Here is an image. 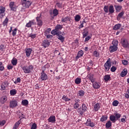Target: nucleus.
Segmentation results:
<instances>
[{"label": "nucleus", "mask_w": 129, "mask_h": 129, "mask_svg": "<svg viewBox=\"0 0 129 129\" xmlns=\"http://www.w3.org/2000/svg\"><path fill=\"white\" fill-rule=\"evenodd\" d=\"M87 126H90L91 127H94L95 126V124L93 122H91V119L89 118L87 120L85 123Z\"/></svg>", "instance_id": "1a4fd4ad"}, {"label": "nucleus", "mask_w": 129, "mask_h": 129, "mask_svg": "<svg viewBox=\"0 0 129 129\" xmlns=\"http://www.w3.org/2000/svg\"><path fill=\"white\" fill-rule=\"evenodd\" d=\"M6 124V120L0 121V125L3 126Z\"/></svg>", "instance_id": "0e129e2a"}, {"label": "nucleus", "mask_w": 129, "mask_h": 129, "mask_svg": "<svg viewBox=\"0 0 129 129\" xmlns=\"http://www.w3.org/2000/svg\"><path fill=\"white\" fill-rule=\"evenodd\" d=\"M84 94H85V92H84V91L81 90L78 91V95L79 96H84Z\"/></svg>", "instance_id": "e433bc0d"}, {"label": "nucleus", "mask_w": 129, "mask_h": 129, "mask_svg": "<svg viewBox=\"0 0 129 129\" xmlns=\"http://www.w3.org/2000/svg\"><path fill=\"white\" fill-rule=\"evenodd\" d=\"M17 31H18V29L15 28L14 30H12V36H16L17 35Z\"/></svg>", "instance_id": "864d4df0"}, {"label": "nucleus", "mask_w": 129, "mask_h": 129, "mask_svg": "<svg viewBox=\"0 0 129 129\" xmlns=\"http://www.w3.org/2000/svg\"><path fill=\"white\" fill-rule=\"evenodd\" d=\"M34 25H35V20H33L29 21V22L26 24V27L27 28H31L32 26H34Z\"/></svg>", "instance_id": "6ab92c4d"}, {"label": "nucleus", "mask_w": 129, "mask_h": 129, "mask_svg": "<svg viewBox=\"0 0 129 129\" xmlns=\"http://www.w3.org/2000/svg\"><path fill=\"white\" fill-rule=\"evenodd\" d=\"M21 5L24 9H28L31 7L32 2L29 0H21Z\"/></svg>", "instance_id": "7ed1b4c3"}, {"label": "nucleus", "mask_w": 129, "mask_h": 129, "mask_svg": "<svg viewBox=\"0 0 129 129\" xmlns=\"http://www.w3.org/2000/svg\"><path fill=\"white\" fill-rule=\"evenodd\" d=\"M77 110L80 115H83L85 111H87V107L85 104H83L82 107L78 108Z\"/></svg>", "instance_id": "f03ea898"}, {"label": "nucleus", "mask_w": 129, "mask_h": 129, "mask_svg": "<svg viewBox=\"0 0 129 129\" xmlns=\"http://www.w3.org/2000/svg\"><path fill=\"white\" fill-rule=\"evenodd\" d=\"M5 49H6V47H5V45L1 44L0 45V50L1 51H4Z\"/></svg>", "instance_id": "052dcab7"}, {"label": "nucleus", "mask_w": 129, "mask_h": 129, "mask_svg": "<svg viewBox=\"0 0 129 129\" xmlns=\"http://www.w3.org/2000/svg\"><path fill=\"white\" fill-rule=\"evenodd\" d=\"M112 44L113 46H115L116 47H117V45H118V41L117 40H113Z\"/></svg>", "instance_id": "a18cd8bd"}, {"label": "nucleus", "mask_w": 129, "mask_h": 129, "mask_svg": "<svg viewBox=\"0 0 129 129\" xmlns=\"http://www.w3.org/2000/svg\"><path fill=\"white\" fill-rule=\"evenodd\" d=\"M115 115V117L116 118V119H118L119 118H120V117L121 116V115L120 114H118V113H115L114 114Z\"/></svg>", "instance_id": "49530a36"}, {"label": "nucleus", "mask_w": 129, "mask_h": 129, "mask_svg": "<svg viewBox=\"0 0 129 129\" xmlns=\"http://www.w3.org/2000/svg\"><path fill=\"white\" fill-rule=\"evenodd\" d=\"M103 10L106 14L108 12L110 14H113L114 13V8H113V6L112 5H110L109 7L108 6H105L103 8Z\"/></svg>", "instance_id": "f257e3e1"}, {"label": "nucleus", "mask_w": 129, "mask_h": 129, "mask_svg": "<svg viewBox=\"0 0 129 129\" xmlns=\"http://www.w3.org/2000/svg\"><path fill=\"white\" fill-rule=\"evenodd\" d=\"M93 55L95 57H99V52H97V51H94L93 52Z\"/></svg>", "instance_id": "5fc2aeb1"}, {"label": "nucleus", "mask_w": 129, "mask_h": 129, "mask_svg": "<svg viewBox=\"0 0 129 129\" xmlns=\"http://www.w3.org/2000/svg\"><path fill=\"white\" fill-rule=\"evenodd\" d=\"M88 35V31L87 29H84V32H83V38H85V37H87Z\"/></svg>", "instance_id": "c9c22d12"}, {"label": "nucleus", "mask_w": 129, "mask_h": 129, "mask_svg": "<svg viewBox=\"0 0 129 129\" xmlns=\"http://www.w3.org/2000/svg\"><path fill=\"white\" fill-rule=\"evenodd\" d=\"M120 27H121V24H117L114 25V26L113 27V30H119V29H120Z\"/></svg>", "instance_id": "4c0bfd02"}, {"label": "nucleus", "mask_w": 129, "mask_h": 129, "mask_svg": "<svg viewBox=\"0 0 129 129\" xmlns=\"http://www.w3.org/2000/svg\"><path fill=\"white\" fill-rule=\"evenodd\" d=\"M17 90L16 89H12L10 90V95L11 96H15L16 94H17Z\"/></svg>", "instance_id": "7c9ffc66"}, {"label": "nucleus", "mask_w": 129, "mask_h": 129, "mask_svg": "<svg viewBox=\"0 0 129 129\" xmlns=\"http://www.w3.org/2000/svg\"><path fill=\"white\" fill-rule=\"evenodd\" d=\"M11 63L13 66H16L18 63V59L16 58H13L11 60Z\"/></svg>", "instance_id": "2f4dec72"}, {"label": "nucleus", "mask_w": 129, "mask_h": 129, "mask_svg": "<svg viewBox=\"0 0 129 129\" xmlns=\"http://www.w3.org/2000/svg\"><path fill=\"white\" fill-rule=\"evenodd\" d=\"M75 83L76 84H80L81 83V78H77L75 80Z\"/></svg>", "instance_id": "a19ab883"}, {"label": "nucleus", "mask_w": 129, "mask_h": 129, "mask_svg": "<svg viewBox=\"0 0 129 129\" xmlns=\"http://www.w3.org/2000/svg\"><path fill=\"white\" fill-rule=\"evenodd\" d=\"M40 79L42 80V81L47 80V79H48V76L45 73V69H43L42 72L41 73Z\"/></svg>", "instance_id": "423d86ee"}, {"label": "nucleus", "mask_w": 129, "mask_h": 129, "mask_svg": "<svg viewBox=\"0 0 129 129\" xmlns=\"http://www.w3.org/2000/svg\"><path fill=\"white\" fill-rule=\"evenodd\" d=\"M21 83V78H17L16 81L14 82V83L15 84H17V83Z\"/></svg>", "instance_id": "680f3d73"}, {"label": "nucleus", "mask_w": 129, "mask_h": 129, "mask_svg": "<svg viewBox=\"0 0 129 129\" xmlns=\"http://www.w3.org/2000/svg\"><path fill=\"white\" fill-rule=\"evenodd\" d=\"M8 100V97L6 96H2L0 99V102L2 104H5Z\"/></svg>", "instance_id": "dca6fc26"}, {"label": "nucleus", "mask_w": 129, "mask_h": 129, "mask_svg": "<svg viewBox=\"0 0 129 129\" xmlns=\"http://www.w3.org/2000/svg\"><path fill=\"white\" fill-rule=\"evenodd\" d=\"M107 118H108L107 115H102L100 118V121H102V122L105 121L106 120H107Z\"/></svg>", "instance_id": "473e14b6"}, {"label": "nucleus", "mask_w": 129, "mask_h": 129, "mask_svg": "<svg viewBox=\"0 0 129 129\" xmlns=\"http://www.w3.org/2000/svg\"><path fill=\"white\" fill-rule=\"evenodd\" d=\"M73 107H74V108H75V109H77V108H78V107H79V104L75 103L73 105Z\"/></svg>", "instance_id": "e2e57ef3"}, {"label": "nucleus", "mask_w": 129, "mask_h": 129, "mask_svg": "<svg viewBox=\"0 0 129 129\" xmlns=\"http://www.w3.org/2000/svg\"><path fill=\"white\" fill-rule=\"evenodd\" d=\"M52 14L53 15V17H56L59 14V11L58 10L55 9L52 11Z\"/></svg>", "instance_id": "72a5a7b5"}, {"label": "nucleus", "mask_w": 129, "mask_h": 129, "mask_svg": "<svg viewBox=\"0 0 129 129\" xmlns=\"http://www.w3.org/2000/svg\"><path fill=\"white\" fill-rule=\"evenodd\" d=\"M63 28V26L61 25H57L55 27V29L52 30V31L51 32V34H52V35H55V34H57L59 33V30H62Z\"/></svg>", "instance_id": "39448f33"}, {"label": "nucleus", "mask_w": 129, "mask_h": 129, "mask_svg": "<svg viewBox=\"0 0 129 129\" xmlns=\"http://www.w3.org/2000/svg\"><path fill=\"white\" fill-rule=\"evenodd\" d=\"M48 122H51L52 123H55L56 122V117L54 115H51L48 119Z\"/></svg>", "instance_id": "2eb2a0df"}, {"label": "nucleus", "mask_w": 129, "mask_h": 129, "mask_svg": "<svg viewBox=\"0 0 129 129\" xmlns=\"http://www.w3.org/2000/svg\"><path fill=\"white\" fill-rule=\"evenodd\" d=\"M22 68L24 73H26V74H30V72L29 71V68H28V66H25L24 67H23Z\"/></svg>", "instance_id": "5701e85b"}, {"label": "nucleus", "mask_w": 129, "mask_h": 129, "mask_svg": "<svg viewBox=\"0 0 129 129\" xmlns=\"http://www.w3.org/2000/svg\"><path fill=\"white\" fill-rule=\"evenodd\" d=\"M114 7L115 8L116 13H119V12H120L122 9V6L120 5H114Z\"/></svg>", "instance_id": "412c9836"}, {"label": "nucleus", "mask_w": 129, "mask_h": 129, "mask_svg": "<svg viewBox=\"0 0 129 129\" xmlns=\"http://www.w3.org/2000/svg\"><path fill=\"white\" fill-rule=\"evenodd\" d=\"M112 123L110 121H107L105 124L106 128H109L112 125Z\"/></svg>", "instance_id": "f704fd0d"}, {"label": "nucleus", "mask_w": 129, "mask_h": 129, "mask_svg": "<svg viewBox=\"0 0 129 129\" xmlns=\"http://www.w3.org/2000/svg\"><path fill=\"white\" fill-rule=\"evenodd\" d=\"M118 103H119V102H118V101L114 100L112 102V105H113V106H117V105H118Z\"/></svg>", "instance_id": "de8ad7c7"}, {"label": "nucleus", "mask_w": 129, "mask_h": 129, "mask_svg": "<svg viewBox=\"0 0 129 129\" xmlns=\"http://www.w3.org/2000/svg\"><path fill=\"white\" fill-rule=\"evenodd\" d=\"M49 45L50 42L48 40L46 39L43 41L42 46L44 47V48H47V47H49Z\"/></svg>", "instance_id": "f3484780"}, {"label": "nucleus", "mask_w": 129, "mask_h": 129, "mask_svg": "<svg viewBox=\"0 0 129 129\" xmlns=\"http://www.w3.org/2000/svg\"><path fill=\"white\" fill-rule=\"evenodd\" d=\"M125 119H126V116L123 115V118L120 119L121 122H123V123H124L126 121Z\"/></svg>", "instance_id": "8fccbe9b"}, {"label": "nucleus", "mask_w": 129, "mask_h": 129, "mask_svg": "<svg viewBox=\"0 0 129 129\" xmlns=\"http://www.w3.org/2000/svg\"><path fill=\"white\" fill-rule=\"evenodd\" d=\"M61 31H59L58 33L55 34V35H56V36H57V38L58 39V40H60L61 43H63V42H64L65 38L63 37L62 35H61Z\"/></svg>", "instance_id": "ddd939ff"}, {"label": "nucleus", "mask_w": 129, "mask_h": 129, "mask_svg": "<svg viewBox=\"0 0 129 129\" xmlns=\"http://www.w3.org/2000/svg\"><path fill=\"white\" fill-rule=\"evenodd\" d=\"M29 37L31 38V39H35V38H36V34H30L29 35Z\"/></svg>", "instance_id": "13d9d810"}, {"label": "nucleus", "mask_w": 129, "mask_h": 129, "mask_svg": "<svg viewBox=\"0 0 129 129\" xmlns=\"http://www.w3.org/2000/svg\"><path fill=\"white\" fill-rule=\"evenodd\" d=\"M9 86V82L8 81H4L1 85V90H6V88Z\"/></svg>", "instance_id": "9b49d317"}, {"label": "nucleus", "mask_w": 129, "mask_h": 129, "mask_svg": "<svg viewBox=\"0 0 129 129\" xmlns=\"http://www.w3.org/2000/svg\"><path fill=\"white\" fill-rule=\"evenodd\" d=\"M31 129H37V124L34 123L32 124Z\"/></svg>", "instance_id": "4d7b16f0"}, {"label": "nucleus", "mask_w": 129, "mask_h": 129, "mask_svg": "<svg viewBox=\"0 0 129 129\" xmlns=\"http://www.w3.org/2000/svg\"><path fill=\"white\" fill-rule=\"evenodd\" d=\"M91 39V37L90 36H88L87 37L85 38V42H87V41H89V39Z\"/></svg>", "instance_id": "69168bd1"}, {"label": "nucleus", "mask_w": 129, "mask_h": 129, "mask_svg": "<svg viewBox=\"0 0 129 129\" xmlns=\"http://www.w3.org/2000/svg\"><path fill=\"white\" fill-rule=\"evenodd\" d=\"M123 15H124V11H122L120 13L118 14V16L117 17V21H119L122 17H123Z\"/></svg>", "instance_id": "393cba45"}, {"label": "nucleus", "mask_w": 129, "mask_h": 129, "mask_svg": "<svg viewBox=\"0 0 129 129\" xmlns=\"http://www.w3.org/2000/svg\"><path fill=\"white\" fill-rule=\"evenodd\" d=\"M21 124V120H19L18 121L16 122L14 125L13 126V129H17L19 127V125Z\"/></svg>", "instance_id": "bb28decb"}, {"label": "nucleus", "mask_w": 129, "mask_h": 129, "mask_svg": "<svg viewBox=\"0 0 129 129\" xmlns=\"http://www.w3.org/2000/svg\"><path fill=\"white\" fill-rule=\"evenodd\" d=\"M88 77L92 83H94L95 81V78H94L93 74H89Z\"/></svg>", "instance_id": "4be33fe9"}, {"label": "nucleus", "mask_w": 129, "mask_h": 129, "mask_svg": "<svg viewBox=\"0 0 129 129\" xmlns=\"http://www.w3.org/2000/svg\"><path fill=\"white\" fill-rule=\"evenodd\" d=\"M28 70L29 71V73H31L33 70H34V66L33 65L30 64L28 66Z\"/></svg>", "instance_id": "37998d69"}, {"label": "nucleus", "mask_w": 129, "mask_h": 129, "mask_svg": "<svg viewBox=\"0 0 129 129\" xmlns=\"http://www.w3.org/2000/svg\"><path fill=\"white\" fill-rule=\"evenodd\" d=\"M5 12H6V8L3 6H0V18L1 19H3V18L6 16Z\"/></svg>", "instance_id": "0eeeda50"}, {"label": "nucleus", "mask_w": 129, "mask_h": 129, "mask_svg": "<svg viewBox=\"0 0 129 129\" xmlns=\"http://www.w3.org/2000/svg\"><path fill=\"white\" fill-rule=\"evenodd\" d=\"M22 104L24 106H26V105L29 104V101H28L27 100H23L22 101Z\"/></svg>", "instance_id": "79ce46f5"}, {"label": "nucleus", "mask_w": 129, "mask_h": 129, "mask_svg": "<svg viewBox=\"0 0 129 129\" xmlns=\"http://www.w3.org/2000/svg\"><path fill=\"white\" fill-rule=\"evenodd\" d=\"M62 99H63V100H64L65 101H69L71 100L70 99L68 98L66 96L63 95L62 97Z\"/></svg>", "instance_id": "603ef678"}, {"label": "nucleus", "mask_w": 129, "mask_h": 129, "mask_svg": "<svg viewBox=\"0 0 129 129\" xmlns=\"http://www.w3.org/2000/svg\"><path fill=\"white\" fill-rule=\"evenodd\" d=\"M56 6H57V7L58 8H62V4H60V3H56Z\"/></svg>", "instance_id": "774afa93"}, {"label": "nucleus", "mask_w": 129, "mask_h": 129, "mask_svg": "<svg viewBox=\"0 0 129 129\" xmlns=\"http://www.w3.org/2000/svg\"><path fill=\"white\" fill-rule=\"evenodd\" d=\"M122 63L123 65H127L128 61L127 60H124L122 61Z\"/></svg>", "instance_id": "338daca9"}, {"label": "nucleus", "mask_w": 129, "mask_h": 129, "mask_svg": "<svg viewBox=\"0 0 129 129\" xmlns=\"http://www.w3.org/2000/svg\"><path fill=\"white\" fill-rule=\"evenodd\" d=\"M80 20H81V16H80V15H76L75 16V21L76 22H79V21H80Z\"/></svg>", "instance_id": "58836bf2"}, {"label": "nucleus", "mask_w": 129, "mask_h": 129, "mask_svg": "<svg viewBox=\"0 0 129 129\" xmlns=\"http://www.w3.org/2000/svg\"><path fill=\"white\" fill-rule=\"evenodd\" d=\"M116 71V67H114V66H112L111 68H110V71L111 72H115V71Z\"/></svg>", "instance_id": "6e6d98bb"}, {"label": "nucleus", "mask_w": 129, "mask_h": 129, "mask_svg": "<svg viewBox=\"0 0 129 129\" xmlns=\"http://www.w3.org/2000/svg\"><path fill=\"white\" fill-rule=\"evenodd\" d=\"M101 105L99 103H97L94 105V110L95 111H98L100 109Z\"/></svg>", "instance_id": "a211bd4d"}, {"label": "nucleus", "mask_w": 129, "mask_h": 129, "mask_svg": "<svg viewBox=\"0 0 129 129\" xmlns=\"http://www.w3.org/2000/svg\"><path fill=\"white\" fill-rule=\"evenodd\" d=\"M127 74V70L126 69L123 70L120 73V76L121 77H124L125 75Z\"/></svg>", "instance_id": "c85d7f7f"}, {"label": "nucleus", "mask_w": 129, "mask_h": 129, "mask_svg": "<svg viewBox=\"0 0 129 129\" xmlns=\"http://www.w3.org/2000/svg\"><path fill=\"white\" fill-rule=\"evenodd\" d=\"M109 119L113 123L115 122V121L117 120V119L115 118V116H114L113 115H111L110 116Z\"/></svg>", "instance_id": "c756f323"}, {"label": "nucleus", "mask_w": 129, "mask_h": 129, "mask_svg": "<svg viewBox=\"0 0 129 129\" xmlns=\"http://www.w3.org/2000/svg\"><path fill=\"white\" fill-rule=\"evenodd\" d=\"M121 44L124 48H128L129 47L128 42L126 39H124L122 40Z\"/></svg>", "instance_id": "f8f14e48"}, {"label": "nucleus", "mask_w": 129, "mask_h": 129, "mask_svg": "<svg viewBox=\"0 0 129 129\" xmlns=\"http://www.w3.org/2000/svg\"><path fill=\"white\" fill-rule=\"evenodd\" d=\"M42 17V14L40 13V14H38L36 18V20H41V17Z\"/></svg>", "instance_id": "bf43d9fd"}, {"label": "nucleus", "mask_w": 129, "mask_h": 129, "mask_svg": "<svg viewBox=\"0 0 129 129\" xmlns=\"http://www.w3.org/2000/svg\"><path fill=\"white\" fill-rule=\"evenodd\" d=\"M117 50V46L114 45H111L109 48V51L110 53L115 52Z\"/></svg>", "instance_id": "aec40b11"}, {"label": "nucleus", "mask_w": 129, "mask_h": 129, "mask_svg": "<svg viewBox=\"0 0 129 129\" xmlns=\"http://www.w3.org/2000/svg\"><path fill=\"white\" fill-rule=\"evenodd\" d=\"M93 87L95 89H98V88H100V85H99L98 83L95 82L93 83Z\"/></svg>", "instance_id": "a878e982"}, {"label": "nucleus", "mask_w": 129, "mask_h": 129, "mask_svg": "<svg viewBox=\"0 0 129 129\" xmlns=\"http://www.w3.org/2000/svg\"><path fill=\"white\" fill-rule=\"evenodd\" d=\"M10 106L11 108H14V107H17L18 106V101L17 100H13L11 101Z\"/></svg>", "instance_id": "9d476101"}, {"label": "nucleus", "mask_w": 129, "mask_h": 129, "mask_svg": "<svg viewBox=\"0 0 129 129\" xmlns=\"http://www.w3.org/2000/svg\"><path fill=\"white\" fill-rule=\"evenodd\" d=\"M36 21L37 22V25H38V26H42L43 21H42L41 19H38Z\"/></svg>", "instance_id": "3c124183"}, {"label": "nucleus", "mask_w": 129, "mask_h": 129, "mask_svg": "<svg viewBox=\"0 0 129 129\" xmlns=\"http://www.w3.org/2000/svg\"><path fill=\"white\" fill-rule=\"evenodd\" d=\"M25 53L27 57H30L31 56V54L32 53V51L33 49L31 48H28L25 49Z\"/></svg>", "instance_id": "4468645a"}, {"label": "nucleus", "mask_w": 129, "mask_h": 129, "mask_svg": "<svg viewBox=\"0 0 129 129\" xmlns=\"http://www.w3.org/2000/svg\"><path fill=\"white\" fill-rule=\"evenodd\" d=\"M84 54V52H83V50H80L78 52L77 56L76 57V59H79L80 57H82L83 56V54Z\"/></svg>", "instance_id": "b1692460"}, {"label": "nucleus", "mask_w": 129, "mask_h": 129, "mask_svg": "<svg viewBox=\"0 0 129 129\" xmlns=\"http://www.w3.org/2000/svg\"><path fill=\"white\" fill-rule=\"evenodd\" d=\"M51 32V28H47L44 31V35H49Z\"/></svg>", "instance_id": "c03bdc74"}, {"label": "nucleus", "mask_w": 129, "mask_h": 129, "mask_svg": "<svg viewBox=\"0 0 129 129\" xmlns=\"http://www.w3.org/2000/svg\"><path fill=\"white\" fill-rule=\"evenodd\" d=\"M104 67L105 68L104 71L106 72L109 71V69H110V67H111V61L110 58H108L107 60L104 64Z\"/></svg>", "instance_id": "20e7f679"}, {"label": "nucleus", "mask_w": 129, "mask_h": 129, "mask_svg": "<svg viewBox=\"0 0 129 129\" xmlns=\"http://www.w3.org/2000/svg\"><path fill=\"white\" fill-rule=\"evenodd\" d=\"M9 7L10 10L13 12H16V11H17V7L16 6V5H15V2H10L9 4Z\"/></svg>", "instance_id": "6e6552de"}, {"label": "nucleus", "mask_w": 129, "mask_h": 129, "mask_svg": "<svg viewBox=\"0 0 129 129\" xmlns=\"http://www.w3.org/2000/svg\"><path fill=\"white\" fill-rule=\"evenodd\" d=\"M61 22L65 23L66 22H70V17L67 16L65 18L61 19Z\"/></svg>", "instance_id": "cd10ccee"}, {"label": "nucleus", "mask_w": 129, "mask_h": 129, "mask_svg": "<svg viewBox=\"0 0 129 129\" xmlns=\"http://www.w3.org/2000/svg\"><path fill=\"white\" fill-rule=\"evenodd\" d=\"M110 75H106L104 77V80L105 81H108L109 80H110Z\"/></svg>", "instance_id": "ea45409f"}, {"label": "nucleus", "mask_w": 129, "mask_h": 129, "mask_svg": "<svg viewBox=\"0 0 129 129\" xmlns=\"http://www.w3.org/2000/svg\"><path fill=\"white\" fill-rule=\"evenodd\" d=\"M8 22H9V19H8V18H6L5 19V20L4 21L3 23V25L5 26H7V25H8Z\"/></svg>", "instance_id": "09e8293b"}]
</instances>
